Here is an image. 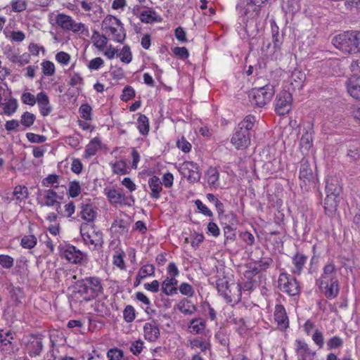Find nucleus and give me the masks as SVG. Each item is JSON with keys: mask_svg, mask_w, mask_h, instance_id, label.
I'll return each mask as SVG.
<instances>
[{"mask_svg": "<svg viewBox=\"0 0 360 360\" xmlns=\"http://www.w3.org/2000/svg\"><path fill=\"white\" fill-rule=\"evenodd\" d=\"M101 30L109 39L122 44L126 39V30L124 24L117 17L108 15L103 20Z\"/></svg>", "mask_w": 360, "mask_h": 360, "instance_id": "2", "label": "nucleus"}, {"mask_svg": "<svg viewBox=\"0 0 360 360\" xmlns=\"http://www.w3.org/2000/svg\"><path fill=\"white\" fill-rule=\"evenodd\" d=\"M0 105L2 106L4 112L8 116L12 115L18 108V102L17 100L14 98H9L8 99H5V102L0 103Z\"/></svg>", "mask_w": 360, "mask_h": 360, "instance_id": "31", "label": "nucleus"}, {"mask_svg": "<svg viewBox=\"0 0 360 360\" xmlns=\"http://www.w3.org/2000/svg\"><path fill=\"white\" fill-rule=\"evenodd\" d=\"M176 308L184 314H191L194 310V306L186 299L181 300L176 304Z\"/></svg>", "mask_w": 360, "mask_h": 360, "instance_id": "36", "label": "nucleus"}, {"mask_svg": "<svg viewBox=\"0 0 360 360\" xmlns=\"http://www.w3.org/2000/svg\"><path fill=\"white\" fill-rule=\"evenodd\" d=\"M107 356L109 360H124L123 352L117 348H112L108 350Z\"/></svg>", "mask_w": 360, "mask_h": 360, "instance_id": "53", "label": "nucleus"}, {"mask_svg": "<svg viewBox=\"0 0 360 360\" xmlns=\"http://www.w3.org/2000/svg\"><path fill=\"white\" fill-rule=\"evenodd\" d=\"M37 244V238L34 235H27L22 237L20 245L24 248L31 249Z\"/></svg>", "mask_w": 360, "mask_h": 360, "instance_id": "45", "label": "nucleus"}, {"mask_svg": "<svg viewBox=\"0 0 360 360\" xmlns=\"http://www.w3.org/2000/svg\"><path fill=\"white\" fill-rule=\"evenodd\" d=\"M36 103L43 116H47L51 113L52 108L50 105L49 96L45 92L41 91L37 94Z\"/></svg>", "mask_w": 360, "mask_h": 360, "instance_id": "21", "label": "nucleus"}, {"mask_svg": "<svg viewBox=\"0 0 360 360\" xmlns=\"http://www.w3.org/2000/svg\"><path fill=\"white\" fill-rule=\"evenodd\" d=\"M207 233L217 238L220 235V229L216 223L210 221L207 226Z\"/></svg>", "mask_w": 360, "mask_h": 360, "instance_id": "61", "label": "nucleus"}, {"mask_svg": "<svg viewBox=\"0 0 360 360\" xmlns=\"http://www.w3.org/2000/svg\"><path fill=\"white\" fill-rule=\"evenodd\" d=\"M173 53L181 59H187L189 56V53L186 47H174L172 49Z\"/></svg>", "mask_w": 360, "mask_h": 360, "instance_id": "64", "label": "nucleus"}, {"mask_svg": "<svg viewBox=\"0 0 360 360\" xmlns=\"http://www.w3.org/2000/svg\"><path fill=\"white\" fill-rule=\"evenodd\" d=\"M334 46L343 53L357 54L358 32L347 31L335 36L332 39Z\"/></svg>", "mask_w": 360, "mask_h": 360, "instance_id": "3", "label": "nucleus"}, {"mask_svg": "<svg viewBox=\"0 0 360 360\" xmlns=\"http://www.w3.org/2000/svg\"><path fill=\"white\" fill-rule=\"evenodd\" d=\"M316 284L329 300L334 299L339 293V282L337 269L333 262H329L323 267L322 273L316 280Z\"/></svg>", "mask_w": 360, "mask_h": 360, "instance_id": "1", "label": "nucleus"}, {"mask_svg": "<svg viewBox=\"0 0 360 360\" xmlns=\"http://www.w3.org/2000/svg\"><path fill=\"white\" fill-rule=\"evenodd\" d=\"M305 79L306 75L302 71L295 69L288 74L285 82L291 86L292 90H300L302 88Z\"/></svg>", "mask_w": 360, "mask_h": 360, "instance_id": "15", "label": "nucleus"}, {"mask_svg": "<svg viewBox=\"0 0 360 360\" xmlns=\"http://www.w3.org/2000/svg\"><path fill=\"white\" fill-rule=\"evenodd\" d=\"M176 147L185 153L191 150L192 145L184 136H181L176 141Z\"/></svg>", "mask_w": 360, "mask_h": 360, "instance_id": "47", "label": "nucleus"}, {"mask_svg": "<svg viewBox=\"0 0 360 360\" xmlns=\"http://www.w3.org/2000/svg\"><path fill=\"white\" fill-rule=\"evenodd\" d=\"M14 259L12 257L7 255H0V265L4 268L9 269L13 267Z\"/></svg>", "mask_w": 360, "mask_h": 360, "instance_id": "57", "label": "nucleus"}, {"mask_svg": "<svg viewBox=\"0 0 360 360\" xmlns=\"http://www.w3.org/2000/svg\"><path fill=\"white\" fill-rule=\"evenodd\" d=\"M59 179L60 176L57 174H49L42 179L41 184L45 187H53L54 188H58Z\"/></svg>", "mask_w": 360, "mask_h": 360, "instance_id": "41", "label": "nucleus"}, {"mask_svg": "<svg viewBox=\"0 0 360 360\" xmlns=\"http://www.w3.org/2000/svg\"><path fill=\"white\" fill-rule=\"evenodd\" d=\"M103 243V233L99 231H94L91 233V245H94L95 250H100Z\"/></svg>", "mask_w": 360, "mask_h": 360, "instance_id": "44", "label": "nucleus"}, {"mask_svg": "<svg viewBox=\"0 0 360 360\" xmlns=\"http://www.w3.org/2000/svg\"><path fill=\"white\" fill-rule=\"evenodd\" d=\"M178 284V281L176 278L166 277L162 283V292L167 295L171 296L177 293V288L176 285Z\"/></svg>", "mask_w": 360, "mask_h": 360, "instance_id": "25", "label": "nucleus"}, {"mask_svg": "<svg viewBox=\"0 0 360 360\" xmlns=\"http://www.w3.org/2000/svg\"><path fill=\"white\" fill-rule=\"evenodd\" d=\"M224 235L225 238V243L226 241H233L236 239L235 229L230 225H226L224 227Z\"/></svg>", "mask_w": 360, "mask_h": 360, "instance_id": "63", "label": "nucleus"}, {"mask_svg": "<svg viewBox=\"0 0 360 360\" xmlns=\"http://www.w3.org/2000/svg\"><path fill=\"white\" fill-rule=\"evenodd\" d=\"M183 176L190 182H197L200 179L201 173L198 164L192 161H186L180 167Z\"/></svg>", "mask_w": 360, "mask_h": 360, "instance_id": "12", "label": "nucleus"}, {"mask_svg": "<svg viewBox=\"0 0 360 360\" xmlns=\"http://www.w3.org/2000/svg\"><path fill=\"white\" fill-rule=\"evenodd\" d=\"M61 255L71 263H79L84 258V254L75 246L65 245L61 249Z\"/></svg>", "mask_w": 360, "mask_h": 360, "instance_id": "16", "label": "nucleus"}, {"mask_svg": "<svg viewBox=\"0 0 360 360\" xmlns=\"http://www.w3.org/2000/svg\"><path fill=\"white\" fill-rule=\"evenodd\" d=\"M180 293L187 297H193L194 295V289L191 285L188 283H182L179 287Z\"/></svg>", "mask_w": 360, "mask_h": 360, "instance_id": "56", "label": "nucleus"}, {"mask_svg": "<svg viewBox=\"0 0 360 360\" xmlns=\"http://www.w3.org/2000/svg\"><path fill=\"white\" fill-rule=\"evenodd\" d=\"M148 184L150 189V198L155 200L159 199L162 191V185L160 179L156 176H153L148 179Z\"/></svg>", "mask_w": 360, "mask_h": 360, "instance_id": "24", "label": "nucleus"}, {"mask_svg": "<svg viewBox=\"0 0 360 360\" xmlns=\"http://www.w3.org/2000/svg\"><path fill=\"white\" fill-rule=\"evenodd\" d=\"M221 295L227 303L234 305L239 302L241 299V287L238 284L232 283L230 285V288L227 289V292H224Z\"/></svg>", "mask_w": 360, "mask_h": 360, "instance_id": "19", "label": "nucleus"}, {"mask_svg": "<svg viewBox=\"0 0 360 360\" xmlns=\"http://www.w3.org/2000/svg\"><path fill=\"white\" fill-rule=\"evenodd\" d=\"M143 333L145 338L150 341H155L160 335V330L156 322H147L143 326Z\"/></svg>", "mask_w": 360, "mask_h": 360, "instance_id": "22", "label": "nucleus"}, {"mask_svg": "<svg viewBox=\"0 0 360 360\" xmlns=\"http://www.w3.org/2000/svg\"><path fill=\"white\" fill-rule=\"evenodd\" d=\"M307 261V257L303 254L297 253L292 257L291 272L300 275Z\"/></svg>", "mask_w": 360, "mask_h": 360, "instance_id": "23", "label": "nucleus"}, {"mask_svg": "<svg viewBox=\"0 0 360 360\" xmlns=\"http://www.w3.org/2000/svg\"><path fill=\"white\" fill-rule=\"evenodd\" d=\"M314 129L311 124L303 127V132L300 140V148L302 154L308 155L313 147Z\"/></svg>", "mask_w": 360, "mask_h": 360, "instance_id": "13", "label": "nucleus"}, {"mask_svg": "<svg viewBox=\"0 0 360 360\" xmlns=\"http://www.w3.org/2000/svg\"><path fill=\"white\" fill-rule=\"evenodd\" d=\"M55 21L56 25L63 30L75 33L82 32L84 30V24L76 22L70 16L63 13L56 15Z\"/></svg>", "mask_w": 360, "mask_h": 360, "instance_id": "9", "label": "nucleus"}, {"mask_svg": "<svg viewBox=\"0 0 360 360\" xmlns=\"http://www.w3.org/2000/svg\"><path fill=\"white\" fill-rule=\"evenodd\" d=\"M157 18L158 15L156 13L151 9L142 11L139 15L141 21L145 23H152L153 22L158 21Z\"/></svg>", "mask_w": 360, "mask_h": 360, "instance_id": "38", "label": "nucleus"}, {"mask_svg": "<svg viewBox=\"0 0 360 360\" xmlns=\"http://www.w3.org/2000/svg\"><path fill=\"white\" fill-rule=\"evenodd\" d=\"M62 197L59 196L54 189H46L39 191L37 195V200L41 206L53 207L58 205L60 207L59 200Z\"/></svg>", "mask_w": 360, "mask_h": 360, "instance_id": "11", "label": "nucleus"}, {"mask_svg": "<svg viewBox=\"0 0 360 360\" xmlns=\"http://www.w3.org/2000/svg\"><path fill=\"white\" fill-rule=\"evenodd\" d=\"M82 210L78 214V220H83V222L80 226V233L85 243L89 245L90 243V206L89 204H82Z\"/></svg>", "mask_w": 360, "mask_h": 360, "instance_id": "8", "label": "nucleus"}, {"mask_svg": "<svg viewBox=\"0 0 360 360\" xmlns=\"http://www.w3.org/2000/svg\"><path fill=\"white\" fill-rule=\"evenodd\" d=\"M295 347L298 360H314L316 353L304 340H295Z\"/></svg>", "mask_w": 360, "mask_h": 360, "instance_id": "18", "label": "nucleus"}, {"mask_svg": "<svg viewBox=\"0 0 360 360\" xmlns=\"http://www.w3.org/2000/svg\"><path fill=\"white\" fill-rule=\"evenodd\" d=\"M91 299L97 297L99 293L102 292V286L101 281L97 278H91Z\"/></svg>", "mask_w": 360, "mask_h": 360, "instance_id": "51", "label": "nucleus"}, {"mask_svg": "<svg viewBox=\"0 0 360 360\" xmlns=\"http://www.w3.org/2000/svg\"><path fill=\"white\" fill-rule=\"evenodd\" d=\"M206 176L210 186L213 187L219 186V174L215 167H210L207 171Z\"/></svg>", "mask_w": 360, "mask_h": 360, "instance_id": "35", "label": "nucleus"}, {"mask_svg": "<svg viewBox=\"0 0 360 360\" xmlns=\"http://www.w3.org/2000/svg\"><path fill=\"white\" fill-rule=\"evenodd\" d=\"M35 119L36 117L33 113L25 112L21 115L20 123L25 127H30L34 124Z\"/></svg>", "mask_w": 360, "mask_h": 360, "instance_id": "46", "label": "nucleus"}, {"mask_svg": "<svg viewBox=\"0 0 360 360\" xmlns=\"http://www.w3.org/2000/svg\"><path fill=\"white\" fill-rule=\"evenodd\" d=\"M326 191L328 194L340 195L341 187L336 177H328L326 179Z\"/></svg>", "mask_w": 360, "mask_h": 360, "instance_id": "28", "label": "nucleus"}, {"mask_svg": "<svg viewBox=\"0 0 360 360\" xmlns=\"http://www.w3.org/2000/svg\"><path fill=\"white\" fill-rule=\"evenodd\" d=\"M108 198L111 202L120 203L124 199V195L118 191L112 189L108 192Z\"/></svg>", "mask_w": 360, "mask_h": 360, "instance_id": "55", "label": "nucleus"}, {"mask_svg": "<svg viewBox=\"0 0 360 360\" xmlns=\"http://www.w3.org/2000/svg\"><path fill=\"white\" fill-rule=\"evenodd\" d=\"M299 178L301 187L316 184L317 176L313 172L307 160L302 159L300 164Z\"/></svg>", "mask_w": 360, "mask_h": 360, "instance_id": "10", "label": "nucleus"}, {"mask_svg": "<svg viewBox=\"0 0 360 360\" xmlns=\"http://www.w3.org/2000/svg\"><path fill=\"white\" fill-rule=\"evenodd\" d=\"M42 347L43 344L41 340L34 338L27 345V349L31 356H37L41 353Z\"/></svg>", "mask_w": 360, "mask_h": 360, "instance_id": "33", "label": "nucleus"}, {"mask_svg": "<svg viewBox=\"0 0 360 360\" xmlns=\"http://www.w3.org/2000/svg\"><path fill=\"white\" fill-rule=\"evenodd\" d=\"M231 143L237 150H244L250 144V134L246 131L235 129Z\"/></svg>", "mask_w": 360, "mask_h": 360, "instance_id": "14", "label": "nucleus"}, {"mask_svg": "<svg viewBox=\"0 0 360 360\" xmlns=\"http://www.w3.org/2000/svg\"><path fill=\"white\" fill-rule=\"evenodd\" d=\"M268 0H240L238 8L243 15V21L248 22L258 17L260 7Z\"/></svg>", "mask_w": 360, "mask_h": 360, "instance_id": "5", "label": "nucleus"}, {"mask_svg": "<svg viewBox=\"0 0 360 360\" xmlns=\"http://www.w3.org/2000/svg\"><path fill=\"white\" fill-rule=\"evenodd\" d=\"M42 72L46 76H52L55 73V65L50 60H44L41 64Z\"/></svg>", "mask_w": 360, "mask_h": 360, "instance_id": "48", "label": "nucleus"}, {"mask_svg": "<svg viewBox=\"0 0 360 360\" xmlns=\"http://www.w3.org/2000/svg\"><path fill=\"white\" fill-rule=\"evenodd\" d=\"M278 283L279 289L290 296H295L300 291L297 281L287 274H280Z\"/></svg>", "mask_w": 360, "mask_h": 360, "instance_id": "6", "label": "nucleus"}, {"mask_svg": "<svg viewBox=\"0 0 360 360\" xmlns=\"http://www.w3.org/2000/svg\"><path fill=\"white\" fill-rule=\"evenodd\" d=\"M112 172L118 175H124L129 174L130 168L127 166L124 160H118L111 165Z\"/></svg>", "mask_w": 360, "mask_h": 360, "instance_id": "34", "label": "nucleus"}, {"mask_svg": "<svg viewBox=\"0 0 360 360\" xmlns=\"http://www.w3.org/2000/svg\"><path fill=\"white\" fill-rule=\"evenodd\" d=\"M136 127L141 135H148L150 129L149 120L145 115L141 114L139 116L136 122Z\"/></svg>", "mask_w": 360, "mask_h": 360, "instance_id": "32", "label": "nucleus"}, {"mask_svg": "<svg viewBox=\"0 0 360 360\" xmlns=\"http://www.w3.org/2000/svg\"><path fill=\"white\" fill-rule=\"evenodd\" d=\"M13 195L17 203H20L25 200L28 196L27 188L25 186H18L14 188Z\"/></svg>", "mask_w": 360, "mask_h": 360, "instance_id": "40", "label": "nucleus"}, {"mask_svg": "<svg viewBox=\"0 0 360 360\" xmlns=\"http://www.w3.org/2000/svg\"><path fill=\"white\" fill-rule=\"evenodd\" d=\"M4 53L6 58L12 63H15L18 53L15 52V49L11 46H5Z\"/></svg>", "mask_w": 360, "mask_h": 360, "instance_id": "58", "label": "nucleus"}, {"mask_svg": "<svg viewBox=\"0 0 360 360\" xmlns=\"http://www.w3.org/2000/svg\"><path fill=\"white\" fill-rule=\"evenodd\" d=\"M81 191V187L79 183L77 181H71L69 184L68 195L71 198L77 197Z\"/></svg>", "mask_w": 360, "mask_h": 360, "instance_id": "52", "label": "nucleus"}, {"mask_svg": "<svg viewBox=\"0 0 360 360\" xmlns=\"http://www.w3.org/2000/svg\"><path fill=\"white\" fill-rule=\"evenodd\" d=\"M123 317L126 322L131 323L136 318L135 309L131 305H127L123 311Z\"/></svg>", "mask_w": 360, "mask_h": 360, "instance_id": "50", "label": "nucleus"}, {"mask_svg": "<svg viewBox=\"0 0 360 360\" xmlns=\"http://www.w3.org/2000/svg\"><path fill=\"white\" fill-rule=\"evenodd\" d=\"M26 137L30 143H41L46 141V137L45 136L36 134L32 132L27 133Z\"/></svg>", "mask_w": 360, "mask_h": 360, "instance_id": "59", "label": "nucleus"}, {"mask_svg": "<svg viewBox=\"0 0 360 360\" xmlns=\"http://www.w3.org/2000/svg\"><path fill=\"white\" fill-rule=\"evenodd\" d=\"M108 37L105 34H100L97 32H94L91 36V41L96 48L100 51H104L108 45Z\"/></svg>", "mask_w": 360, "mask_h": 360, "instance_id": "29", "label": "nucleus"}, {"mask_svg": "<svg viewBox=\"0 0 360 360\" xmlns=\"http://www.w3.org/2000/svg\"><path fill=\"white\" fill-rule=\"evenodd\" d=\"M292 98L289 91L280 92L274 101V110L278 115L288 114L292 108Z\"/></svg>", "mask_w": 360, "mask_h": 360, "instance_id": "7", "label": "nucleus"}, {"mask_svg": "<svg viewBox=\"0 0 360 360\" xmlns=\"http://www.w3.org/2000/svg\"><path fill=\"white\" fill-rule=\"evenodd\" d=\"M37 96L29 92H24L21 95V101L26 105L33 106L36 103Z\"/></svg>", "mask_w": 360, "mask_h": 360, "instance_id": "60", "label": "nucleus"}, {"mask_svg": "<svg viewBox=\"0 0 360 360\" xmlns=\"http://www.w3.org/2000/svg\"><path fill=\"white\" fill-rule=\"evenodd\" d=\"M206 327V322L201 318L193 319L190 321L188 326L190 333L193 334L202 333Z\"/></svg>", "mask_w": 360, "mask_h": 360, "instance_id": "27", "label": "nucleus"}, {"mask_svg": "<svg viewBox=\"0 0 360 360\" xmlns=\"http://www.w3.org/2000/svg\"><path fill=\"white\" fill-rule=\"evenodd\" d=\"M154 274L155 266L153 264L143 265L138 271L139 279H144L146 277L152 276Z\"/></svg>", "mask_w": 360, "mask_h": 360, "instance_id": "42", "label": "nucleus"}, {"mask_svg": "<svg viewBox=\"0 0 360 360\" xmlns=\"http://www.w3.org/2000/svg\"><path fill=\"white\" fill-rule=\"evenodd\" d=\"M345 86L350 96L360 100V76L350 77L346 82Z\"/></svg>", "mask_w": 360, "mask_h": 360, "instance_id": "20", "label": "nucleus"}, {"mask_svg": "<svg viewBox=\"0 0 360 360\" xmlns=\"http://www.w3.org/2000/svg\"><path fill=\"white\" fill-rule=\"evenodd\" d=\"M190 344L193 349H199L202 352L206 351L210 347L209 343L205 340L200 338L193 339L190 342Z\"/></svg>", "mask_w": 360, "mask_h": 360, "instance_id": "43", "label": "nucleus"}, {"mask_svg": "<svg viewBox=\"0 0 360 360\" xmlns=\"http://www.w3.org/2000/svg\"><path fill=\"white\" fill-rule=\"evenodd\" d=\"M274 319L279 329L284 330L288 328L289 319L285 309L282 304L275 306Z\"/></svg>", "mask_w": 360, "mask_h": 360, "instance_id": "17", "label": "nucleus"}, {"mask_svg": "<svg viewBox=\"0 0 360 360\" xmlns=\"http://www.w3.org/2000/svg\"><path fill=\"white\" fill-rule=\"evenodd\" d=\"M195 205L197 207L200 212L205 216L212 217L213 216L212 212L200 200H196Z\"/></svg>", "mask_w": 360, "mask_h": 360, "instance_id": "62", "label": "nucleus"}, {"mask_svg": "<svg viewBox=\"0 0 360 360\" xmlns=\"http://www.w3.org/2000/svg\"><path fill=\"white\" fill-rule=\"evenodd\" d=\"M274 94V87L271 85H265L260 88L252 89L249 92L248 97L252 105L262 108L271 101Z\"/></svg>", "mask_w": 360, "mask_h": 360, "instance_id": "4", "label": "nucleus"}, {"mask_svg": "<svg viewBox=\"0 0 360 360\" xmlns=\"http://www.w3.org/2000/svg\"><path fill=\"white\" fill-rule=\"evenodd\" d=\"M27 0H12L11 6L13 11L20 13L25 11L27 8Z\"/></svg>", "mask_w": 360, "mask_h": 360, "instance_id": "49", "label": "nucleus"}, {"mask_svg": "<svg viewBox=\"0 0 360 360\" xmlns=\"http://www.w3.org/2000/svg\"><path fill=\"white\" fill-rule=\"evenodd\" d=\"M338 195H331L326 193V198L325 199L324 209L326 213L331 216L337 210L338 206Z\"/></svg>", "mask_w": 360, "mask_h": 360, "instance_id": "26", "label": "nucleus"}, {"mask_svg": "<svg viewBox=\"0 0 360 360\" xmlns=\"http://www.w3.org/2000/svg\"><path fill=\"white\" fill-rule=\"evenodd\" d=\"M256 122L257 118L254 115H248L238 123L236 129L250 133V131L252 129Z\"/></svg>", "mask_w": 360, "mask_h": 360, "instance_id": "30", "label": "nucleus"}, {"mask_svg": "<svg viewBox=\"0 0 360 360\" xmlns=\"http://www.w3.org/2000/svg\"><path fill=\"white\" fill-rule=\"evenodd\" d=\"M117 57L123 63H130L132 60V53L129 46H124L120 51H117Z\"/></svg>", "mask_w": 360, "mask_h": 360, "instance_id": "37", "label": "nucleus"}, {"mask_svg": "<svg viewBox=\"0 0 360 360\" xmlns=\"http://www.w3.org/2000/svg\"><path fill=\"white\" fill-rule=\"evenodd\" d=\"M205 239L204 235L202 233L193 232L191 235V245L194 249H197L199 245L203 242Z\"/></svg>", "mask_w": 360, "mask_h": 360, "instance_id": "54", "label": "nucleus"}, {"mask_svg": "<svg viewBox=\"0 0 360 360\" xmlns=\"http://www.w3.org/2000/svg\"><path fill=\"white\" fill-rule=\"evenodd\" d=\"M125 253L123 250L115 252L112 257V264L119 268L120 270H125L126 265L124 260Z\"/></svg>", "mask_w": 360, "mask_h": 360, "instance_id": "39", "label": "nucleus"}]
</instances>
